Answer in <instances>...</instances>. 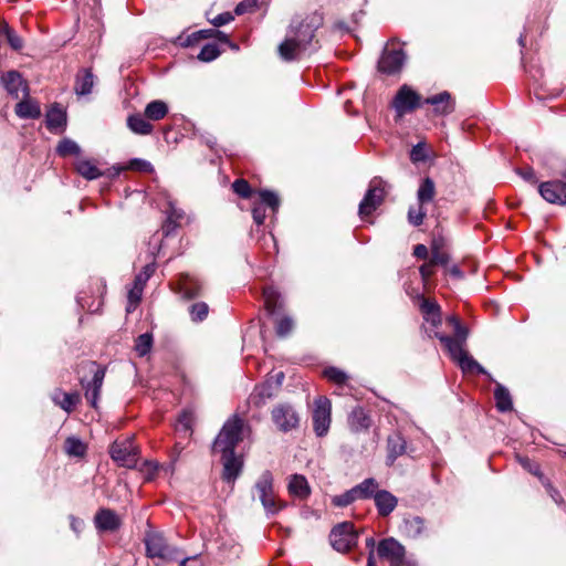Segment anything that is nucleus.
<instances>
[{
	"instance_id": "f257e3e1",
	"label": "nucleus",
	"mask_w": 566,
	"mask_h": 566,
	"mask_svg": "<svg viewBox=\"0 0 566 566\" xmlns=\"http://www.w3.org/2000/svg\"><path fill=\"white\" fill-rule=\"evenodd\" d=\"M321 24V17L307 15L304 19H294L287 30L284 41L279 45L277 52L282 60L294 61L310 51L315 31Z\"/></svg>"
},
{
	"instance_id": "f03ea898",
	"label": "nucleus",
	"mask_w": 566,
	"mask_h": 566,
	"mask_svg": "<svg viewBox=\"0 0 566 566\" xmlns=\"http://www.w3.org/2000/svg\"><path fill=\"white\" fill-rule=\"evenodd\" d=\"M321 24V17L307 15L304 19H294L287 30L284 41L279 45L277 52L282 60L294 61L310 51L315 31Z\"/></svg>"
},
{
	"instance_id": "7ed1b4c3",
	"label": "nucleus",
	"mask_w": 566,
	"mask_h": 566,
	"mask_svg": "<svg viewBox=\"0 0 566 566\" xmlns=\"http://www.w3.org/2000/svg\"><path fill=\"white\" fill-rule=\"evenodd\" d=\"M452 328L454 336H446L434 332L433 337L442 343L450 357L458 363L462 371L486 374V370L465 350L469 329L461 322Z\"/></svg>"
},
{
	"instance_id": "20e7f679",
	"label": "nucleus",
	"mask_w": 566,
	"mask_h": 566,
	"mask_svg": "<svg viewBox=\"0 0 566 566\" xmlns=\"http://www.w3.org/2000/svg\"><path fill=\"white\" fill-rule=\"evenodd\" d=\"M452 328L454 336H446L434 332L433 337L442 343L450 357L458 363L462 371L486 374V370L465 350L469 329L461 322Z\"/></svg>"
},
{
	"instance_id": "39448f33",
	"label": "nucleus",
	"mask_w": 566,
	"mask_h": 566,
	"mask_svg": "<svg viewBox=\"0 0 566 566\" xmlns=\"http://www.w3.org/2000/svg\"><path fill=\"white\" fill-rule=\"evenodd\" d=\"M254 496H258L268 514L279 513L285 504L281 502L274 492V478L270 471H264L254 484Z\"/></svg>"
},
{
	"instance_id": "423d86ee",
	"label": "nucleus",
	"mask_w": 566,
	"mask_h": 566,
	"mask_svg": "<svg viewBox=\"0 0 566 566\" xmlns=\"http://www.w3.org/2000/svg\"><path fill=\"white\" fill-rule=\"evenodd\" d=\"M243 420L237 416L228 419L213 442V451L227 453L234 451L242 440Z\"/></svg>"
},
{
	"instance_id": "0eeeda50",
	"label": "nucleus",
	"mask_w": 566,
	"mask_h": 566,
	"mask_svg": "<svg viewBox=\"0 0 566 566\" xmlns=\"http://www.w3.org/2000/svg\"><path fill=\"white\" fill-rule=\"evenodd\" d=\"M146 554L149 558L172 562L178 557L176 547L170 546L159 532H147L145 536Z\"/></svg>"
},
{
	"instance_id": "6e6552de",
	"label": "nucleus",
	"mask_w": 566,
	"mask_h": 566,
	"mask_svg": "<svg viewBox=\"0 0 566 566\" xmlns=\"http://www.w3.org/2000/svg\"><path fill=\"white\" fill-rule=\"evenodd\" d=\"M312 419L316 436H326L332 422V403L328 398L321 396L314 400Z\"/></svg>"
},
{
	"instance_id": "1a4fd4ad",
	"label": "nucleus",
	"mask_w": 566,
	"mask_h": 566,
	"mask_svg": "<svg viewBox=\"0 0 566 566\" xmlns=\"http://www.w3.org/2000/svg\"><path fill=\"white\" fill-rule=\"evenodd\" d=\"M271 418L281 432H290L300 424V415L290 403H279L271 411Z\"/></svg>"
},
{
	"instance_id": "9d476101",
	"label": "nucleus",
	"mask_w": 566,
	"mask_h": 566,
	"mask_svg": "<svg viewBox=\"0 0 566 566\" xmlns=\"http://www.w3.org/2000/svg\"><path fill=\"white\" fill-rule=\"evenodd\" d=\"M385 196V181L380 178H374L364 199L359 203V216L363 218L369 216L381 205Z\"/></svg>"
},
{
	"instance_id": "9b49d317",
	"label": "nucleus",
	"mask_w": 566,
	"mask_h": 566,
	"mask_svg": "<svg viewBox=\"0 0 566 566\" xmlns=\"http://www.w3.org/2000/svg\"><path fill=\"white\" fill-rule=\"evenodd\" d=\"M377 553L390 566H413L405 558V547L392 537L380 541L377 546Z\"/></svg>"
},
{
	"instance_id": "f8f14e48",
	"label": "nucleus",
	"mask_w": 566,
	"mask_h": 566,
	"mask_svg": "<svg viewBox=\"0 0 566 566\" xmlns=\"http://www.w3.org/2000/svg\"><path fill=\"white\" fill-rule=\"evenodd\" d=\"M357 533L350 522H344L335 526L329 535L332 546L340 553L349 551L357 542Z\"/></svg>"
},
{
	"instance_id": "ddd939ff",
	"label": "nucleus",
	"mask_w": 566,
	"mask_h": 566,
	"mask_svg": "<svg viewBox=\"0 0 566 566\" xmlns=\"http://www.w3.org/2000/svg\"><path fill=\"white\" fill-rule=\"evenodd\" d=\"M563 179L549 180L538 186L542 198L553 205H566V169L562 174Z\"/></svg>"
},
{
	"instance_id": "4468645a",
	"label": "nucleus",
	"mask_w": 566,
	"mask_h": 566,
	"mask_svg": "<svg viewBox=\"0 0 566 566\" xmlns=\"http://www.w3.org/2000/svg\"><path fill=\"white\" fill-rule=\"evenodd\" d=\"M112 459L122 467L134 468L138 460V450L130 439L115 441L109 450Z\"/></svg>"
},
{
	"instance_id": "2eb2a0df",
	"label": "nucleus",
	"mask_w": 566,
	"mask_h": 566,
	"mask_svg": "<svg viewBox=\"0 0 566 566\" xmlns=\"http://www.w3.org/2000/svg\"><path fill=\"white\" fill-rule=\"evenodd\" d=\"M419 106L420 95L407 85L401 86L394 99V107L397 115L401 117Z\"/></svg>"
},
{
	"instance_id": "dca6fc26",
	"label": "nucleus",
	"mask_w": 566,
	"mask_h": 566,
	"mask_svg": "<svg viewBox=\"0 0 566 566\" xmlns=\"http://www.w3.org/2000/svg\"><path fill=\"white\" fill-rule=\"evenodd\" d=\"M406 61V54L403 50H389L386 48L382 52V55L378 62V70L381 73L392 75L402 69Z\"/></svg>"
},
{
	"instance_id": "f3484780",
	"label": "nucleus",
	"mask_w": 566,
	"mask_h": 566,
	"mask_svg": "<svg viewBox=\"0 0 566 566\" xmlns=\"http://www.w3.org/2000/svg\"><path fill=\"white\" fill-rule=\"evenodd\" d=\"M122 524V517L111 509H99L94 516V525L98 533H114Z\"/></svg>"
},
{
	"instance_id": "a211bd4d",
	"label": "nucleus",
	"mask_w": 566,
	"mask_h": 566,
	"mask_svg": "<svg viewBox=\"0 0 566 566\" xmlns=\"http://www.w3.org/2000/svg\"><path fill=\"white\" fill-rule=\"evenodd\" d=\"M86 366L88 367L90 371L93 373V379L87 386L84 385L83 380H81V384L85 388L86 399L90 401L92 407L96 408L105 377V370L103 368L96 367L95 363L93 361L87 363Z\"/></svg>"
},
{
	"instance_id": "6ab92c4d",
	"label": "nucleus",
	"mask_w": 566,
	"mask_h": 566,
	"mask_svg": "<svg viewBox=\"0 0 566 566\" xmlns=\"http://www.w3.org/2000/svg\"><path fill=\"white\" fill-rule=\"evenodd\" d=\"M1 83L6 91L13 96L19 98L20 95L27 97L29 95V88L27 83L23 81L20 73L10 71L1 75Z\"/></svg>"
},
{
	"instance_id": "aec40b11",
	"label": "nucleus",
	"mask_w": 566,
	"mask_h": 566,
	"mask_svg": "<svg viewBox=\"0 0 566 566\" xmlns=\"http://www.w3.org/2000/svg\"><path fill=\"white\" fill-rule=\"evenodd\" d=\"M260 203L255 205L252 209L253 220L256 224H262L265 219L264 205L270 207L273 211H276L280 206L277 196L269 190H262L259 192Z\"/></svg>"
},
{
	"instance_id": "412c9836",
	"label": "nucleus",
	"mask_w": 566,
	"mask_h": 566,
	"mask_svg": "<svg viewBox=\"0 0 566 566\" xmlns=\"http://www.w3.org/2000/svg\"><path fill=\"white\" fill-rule=\"evenodd\" d=\"M423 103L432 105L437 116H447L453 113L455 105L451 94L447 91L426 98Z\"/></svg>"
},
{
	"instance_id": "4be33fe9",
	"label": "nucleus",
	"mask_w": 566,
	"mask_h": 566,
	"mask_svg": "<svg viewBox=\"0 0 566 566\" xmlns=\"http://www.w3.org/2000/svg\"><path fill=\"white\" fill-rule=\"evenodd\" d=\"M222 454L223 463V479L228 482H233L241 472L242 460L234 455V451H230Z\"/></svg>"
},
{
	"instance_id": "5701e85b",
	"label": "nucleus",
	"mask_w": 566,
	"mask_h": 566,
	"mask_svg": "<svg viewBox=\"0 0 566 566\" xmlns=\"http://www.w3.org/2000/svg\"><path fill=\"white\" fill-rule=\"evenodd\" d=\"M348 426L353 432L367 431L371 426V418L361 407H356L348 416Z\"/></svg>"
},
{
	"instance_id": "b1692460",
	"label": "nucleus",
	"mask_w": 566,
	"mask_h": 566,
	"mask_svg": "<svg viewBox=\"0 0 566 566\" xmlns=\"http://www.w3.org/2000/svg\"><path fill=\"white\" fill-rule=\"evenodd\" d=\"M289 493L300 500H305L311 494V488L306 478L302 474H293L287 483Z\"/></svg>"
},
{
	"instance_id": "393cba45",
	"label": "nucleus",
	"mask_w": 566,
	"mask_h": 566,
	"mask_svg": "<svg viewBox=\"0 0 566 566\" xmlns=\"http://www.w3.org/2000/svg\"><path fill=\"white\" fill-rule=\"evenodd\" d=\"M277 389L273 386L271 379H266L263 384L256 386L250 396V401L256 407L263 406L269 399H271Z\"/></svg>"
},
{
	"instance_id": "a878e982",
	"label": "nucleus",
	"mask_w": 566,
	"mask_h": 566,
	"mask_svg": "<svg viewBox=\"0 0 566 566\" xmlns=\"http://www.w3.org/2000/svg\"><path fill=\"white\" fill-rule=\"evenodd\" d=\"M374 500L378 513L382 516L389 515L396 509L398 503L397 497L386 490L376 492Z\"/></svg>"
},
{
	"instance_id": "bb28decb",
	"label": "nucleus",
	"mask_w": 566,
	"mask_h": 566,
	"mask_svg": "<svg viewBox=\"0 0 566 566\" xmlns=\"http://www.w3.org/2000/svg\"><path fill=\"white\" fill-rule=\"evenodd\" d=\"M52 400L56 406L70 413L80 403L81 396L78 392H64L57 389L53 392Z\"/></svg>"
},
{
	"instance_id": "cd10ccee",
	"label": "nucleus",
	"mask_w": 566,
	"mask_h": 566,
	"mask_svg": "<svg viewBox=\"0 0 566 566\" xmlns=\"http://www.w3.org/2000/svg\"><path fill=\"white\" fill-rule=\"evenodd\" d=\"M76 171L87 180H94L102 176L104 172L95 165L93 160L80 158L75 163Z\"/></svg>"
},
{
	"instance_id": "c85d7f7f",
	"label": "nucleus",
	"mask_w": 566,
	"mask_h": 566,
	"mask_svg": "<svg viewBox=\"0 0 566 566\" xmlns=\"http://www.w3.org/2000/svg\"><path fill=\"white\" fill-rule=\"evenodd\" d=\"M407 450L405 439L400 434H394L388 438V462L390 464L402 455Z\"/></svg>"
},
{
	"instance_id": "c756f323",
	"label": "nucleus",
	"mask_w": 566,
	"mask_h": 566,
	"mask_svg": "<svg viewBox=\"0 0 566 566\" xmlns=\"http://www.w3.org/2000/svg\"><path fill=\"white\" fill-rule=\"evenodd\" d=\"M15 114L21 118H38L41 115V109L36 102L22 99L15 105Z\"/></svg>"
},
{
	"instance_id": "7c9ffc66",
	"label": "nucleus",
	"mask_w": 566,
	"mask_h": 566,
	"mask_svg": "<svg viewBox=\"0 0 566 566\" xmlns=\"http://www.w3.org/2000/svg\"><path fill=\"white\" fill-rule=\"evenodd\" d=\"M436 196V186L431 178H424L417 191V200L418 205L424 206L428 202H431Z\"/></svg>"
},
{
	"instance_id": "2f4dec72",
	"label": "nucleus",
	"mask_w": 566,
	"mask_h": 566,
	"mask_svg": "<svg viewBox=\"0 0 566 566\" xmlns=\"http://www.w3.org/2000/svg\"><path fill=\"white\" fill-rule=\"evenodd\" d=\"M128 128L138 135H148L153 132V125L148 123L140 114H134L127 118Z\"/></svg>"
},
{
	"instance_id": "473e14b6",
	"label": "nucleus",
	"mask_w": 566,
	"mask_h": 566,
	"mask_svg": "<svg viewBox=\"0 0 566 566\" xmlns=\"http://www.w3.org/2000/svg\"><path fill=\"white\" fill-rule=\"evenodd\" d=\"M94 86V75L90 70L82 71L77 77L74 90L77 95H87Z\"/></svg>"
},
{
	"instance_id": "72a5a7b5",
	"label": "nucleus",
	"mask_w": 566,
	"mask_h": 566,
	"mask_svg": "<svg viewBox=\"0 0 566 566\" xmlns=\"http://www.w3.org/2000/svg\"><path fill=\"white\" fill-rule=\"evenodd\" d=\"M494 399L496 403V408L502 411L506 412L512 410L513 402L511 395L509 390L501 384H497L494 390Z\"/></svg>"
},
{
	"instance_id": "f704fd0d",
	"label": "nucleus",
	"mask_w": 566,
	"mask_h": 566,
	"mask_svg": "<svg viewBox=\"0 0 566 566\" xmlns=\"http://www.w3.org/2000/svg\"><path fill=\"white\" fill-rule=\"evenodd\" d=\"M168 113V106L160 99L148 103L145 107V117L150 120H160Z\"/></svg>"
},
{
	"instance_id": "c9c22d12",
	"label": "nucleus",
	"mask_w": 566,
	"mask_h": 566,
	"mask_svg": "<svg viewBox=\"0 0 566 566\" xmlns=\"http://www.w3.org/2000/svg\"><path fill=\"white\" fill-rule=\"evenodd\" d=\"M424 530V522L419 516H411L403 520L402 532L412 538H416L422 534Z\"/></svg>"
},
{
	"instance_id": "e433bc0d",
	"label": "nucleus",
	"mask_w": 566,
	"mask_h": 566,
	"mask_svg": "<svg viewBox=\"0 0 566 566\" xmlns=\"http://www.w3.org/2000/svg\"><path fill=\"white\" fill-rule=\"evenodd\" d=\"M66 124L65 112L57 106H53L46 114V125L51 130L64 127Z\"/></svg>"
},
{
	"instance_id": "4c0bfd02",
	"label": "nucleus",
	"mask_w": 566,
	"mask_h": 566,
	"mask_svg": "<svg viewBox=\"0 0 566 566\" xmlns=\"http://www.w3.org/2000/svg\"><path fill=\"white\" fill-rule=\"evenodd\" d=\"M354 492L356 494L357 500L358 499H368L373 495H375L378 489V483L375 479L369 478L364 480L358 485L354 486Z\"/></svg>"
},
{
	"instance_id": "58836bf2",
	"label": "nucleus",
	"mask_w": 566,
	"mask_h": 566,
	"mask_svg": "<svg viewBox=\"0 0 566 566\" xmlns=\"http://www.w3.org/2000/svg\"><path fill=\"white\" fill-rule=\"evenodd\" d=\"M265 308L270 314H275L282 307L279 292L273 287H266L263 291Z\"/></svg>"
},
{
	"instance_id": "ea45409f",
	"label": "nucleus",
	"mask_w": 566,
	"mask_h": 566,
	"mask_svg": "<svg viewBox=\"0 0 566 566\" xmlns=\"http://www.w3.org/2000/svg\"><path fill=\"white\" fill-rule=\"evenodd\" d=\"M64 449L70 457L82 458L86 453V444L75 437H69L65 440Z\"/></svg>"
},
{
	"instance_id": "a19ab883",
	"label": "nucleus",
	"mask_w": 566,
	"mask_h": 566,
	"mask_svg": "<svg viewBox=\"0 0 566 566\" xmlns=\"http://www.w3.org/2000/svg\"><path fill=\"white\" fill-rule=\"evenodd\" d=\"M182 291L186 297L193 298L200 294L201 285L197 279L187 275L182 281Z\"/></svg>"
},
{
	"instance_id": "79ce46f5",
	"label": "nucleus",
	"mask_w": 566,
	"mask_h": 566,
	"mask_svg": "<svg viewBox=\"0 0 566 566\" xmlns=\"http://www.w3.org/2000/svg\"><path fill=\"white\" fill-rule=\"evenodd\" d=\"M153 347V335L149 333L142 334L137 337L135 343V350L138 356L147 355Z\"/></svg>"
},
{
	"instance_id": "37998d69",
	"label": "nucleus",
	"mask_w": 566,
	"mask_h": 566,
	"mask_svg": "<svg viewBox=\"0 0 566 566\" xmlns=\"http://www.w3.org/2000/svg\"><path fill=\"white\" fill-rule=\"evenodd\" d=\"M0 32L4 33L10 46L13 50L22 49V46H23L22 39L7 23L1 24Z\"/></svg>"
},
{
	"instance_id": "c03bdc74",
	"label": "nucleus",
	"mask_w": 566,
	"mask_h": 566,
	"mask_svg": "<svg viewBox=\"0 0 566 566\" xmlns=\"http://www.w3.org/2000/svg\"><path fill=\"white\" fill-rule=\"evenodd\" d=\"M189 313L193 322H201L207 317L209 306L205 302L193 303L189 308Z\"/></svg>"
},
{
	"instance_id": "a18cd8bd",
	"label": "nucleus",
	"mask_w": 566,
	"mask_h": 566,
	"mask_svg": "<svg viewBox=\"0 0 566 566\" xmlns=\"http://www.w3.org/2000/svg\"><path fill=\"white\" fill-rule=\"evenodd\" d=\"M220 54V50L213 43L206 44L200 53L198 54V59L203 62H211L217 59Z\"/></svg>"
},
{
	"instance_id": "49530a36",
	"label": "nucleus",
	"mask_w": 566,
	"mask_h": 566,
	"mask_svg": "<svg viewBox=\"0 0 566 566\" xmlns=\"http://www.w3.org/2000/svg\"><path fill=\"white\" fill-rule=\"evenodd\" d=\"M56 150L61 156L77 155L80 147L71 139H63L59 143Z\"/></svg>"
},
{
	"instance_id": "de8ad7c7",
	"label": "nucleus",
	"mask_w": 566,
	"mask_h": 566,
	"mask_svg": "<svg viewBox=\"0 0 566 566\" xmlns=\"http://www.w3.org/2000/svg\"><path fill=\"white\" fill-rule=\"evenodd\" d=\"M426 210L423 209V206L418 205V208L410 207L408 211V221L415 227H419L422 224L424 217H426Z\"/></svg>"
},
{
	"instance_id": "09e8293b",
	"label": "nucleus",
	"mask_w": 566,
	"mask_h": 566,
	"mask_svg": "<svg viewBox=\"0 0 566 566\" xmlns=\"http://www.w3.org/2000/svg\"><path fill=\"white\" fill-rule=\"evenodd\" d=\"M356 500H357V497H356V494L354 492V489H350V490L346 491L345 493H343L340 495L333 496L332 503L335 506L345 507V506L352 504Z\"/></svg>"
},
{
	"instance_id": "8fccbe9b",
	"label": "nucleus",
	"mask_w": 566,
	"mask_h": 566,
	"mask_svg": "<svg viewBox=\"0 0 566 566\" xmlns=\"http://www.w3.org/2000/svg\"><path fill=\"white\" fill-rule=\"evenodd\" d=\"M294 327V322L291 317L284 316L276 322V334L281 337L287 336Z\"/></svg>"
},
{
	"instance_id": "3c124183",
	"label": "nucleus",
	"mask_w": 566,
	"mask_h": 566,
	"mask_svg": "<svg viewBox=\"0 0 566 566\" xmlns=\"http://www.w3.org/2000/svg\"><path fill=\"white\" fill-rule=\"evenodd\" d=\"M324 376L328 380H331L335 384H338V385L344 384L347 380V375L343 370H340L336 367L326 368L324 370Z\"/></svg>"
},
{
	"instance_id": "603ef678",
	"label": "nucleus",
	"mask_w": 566,
	"mask_h": 566,
	"mask_svg": "<svg viewBox=\"0 0 566 566\" xmlns=\"http://www.w3.org/2000/svg\"><path fill=\"white\" fill-rule=\"evenodd\" d=\"M233 191L242 197V198H249L252 193L251 187L249 182L244 179H238L232 184Z\"/></svg>"
},
{
	"instance_id": "864d4df0",
	"label": "nucleus",
	"mask_w": 566,
	"mask_h": 566,
	"mask_svg": "<svg viewBox=\"0 0 566 566\" xmlns=\"http://www.w3.org/2000/svg\"><path fill=\"white\" fill-rule=\"evenodd\" d=\"M143 290H144L143 287H140L139 285L137 286L134 283V286L128 292L129 304L127 306V312H132L136 307V305L138 304V302L142 298Z\"/></svg>"
},
{
	"instance_id": "5fc2aeb1",
	"label": "nucleus",
	"mask_w": 566,
	"mask_h": 566,
	"mask_svg": "<svg viewBox=\"0 0 566 566\" xmlns=\"http://www.w3.org/2000/svg\"><path fill=\"white\" fill-rule=\"evenodd\" d=\"M155 272V265L154 264H147L144 266L143 271L136 275L134 283L140 287L144 289L146 282L148 279L153 275Z\"/></svg>"
},
{
	"instance_id": "6e6d98bb",
	"label": "nucleus",
	"mask_w": 566,
	"mask_h": 566,
	"mask_svg": "<svg viewBox=\"0 0 566 566\" xmlns=\"http://www.w3.org/2000/svg\"><path fill=\"white\" fill-rule=\"evenodd\" d=\"M434 265L446 266L449 262V254L440 250L438 247L432 248L431 260Z\"/></svg>"
},
{
	"instance_id": "4d7b16f0",
	"label": "nucleus",
	"mask_w": 566,
	"mask_h": 566,
	"mask_svg": "<svg viewBox=\"0 0 566 566\" xmlns=\"http://www.w3.org/2000/svg\"><path fill=\"white\" fill-rule=\"evenodd\" d=\"M426 158H427V154H426L424 144L419 143L412 147L411 153H410V159L413 163L423 161V160H426Z\"/></svg>"
},
{
	"instance_id": "13d9d810",
	"label": "nucleus",
	"mask_w": 566,
	"mask_h": 566,
	"mask_svg": "<svg viewBox=\"0 0 566 566\" xmlns=\"http://www.w3.org/2000/svg\"><path fill=\"white\" fill-rule=\"evenodd\" d=\"M420 307L423 313V317L440 312V306L436 302H431L429 300H422Z\"/></svg>"
},
{
	"instance_id": "bf43d9fd",
	"label": "nucleus",
	"mask_w": 566,
	"mask_h": 566,
	"mask_svg": "<svg viewBox=\"0 0 566 566\" xmlns=\"http://www.w3.org/2000/svg\"><path fill=\"white\" fill-rule=\"evenodd\" d=\"M128 168L135 169V170H140V171H151L153 170L151 164L146 160H143V159H133L129 163Z\"/></svg>"
},
{
	"instance_id": "052dcab7",
	"label": "nucleus",
	"mask_w": 566,
	"mask_h": 566,
	"mask_svg": "<svg viewBox=\"0 0 566 566\" xmlns=\"http://www.w3.org/2000/svg\"><path fill=\"white\" fill-rule=\"evenodd\" d=\"M233 20V15L230 12H223L218 14L211 20V23L216 27L224 25Z\"/></svg>"
},
{
	"instance_id": "680f3d73",
	"label": "nucleus",
	"mask_w": 566,
	"mask_h": 566,
	"mask_svg": "<svg viewBox=\"0 0 566 566\" xmlns=\"http://www.w3.org/2000/svg\"><path fill=\"white\" fill-rule=\"evenodd\" d=\"M434 264L430 261L429 263H424L420 266L419 271L422 277L423 283L426 284L430 276L433 274Z\"/></svg>"
},
{
	"instance_id": "e2e57ef3",
	"label": "nucleus",
	"mask_w": 566,
	"mask_h": 566,
	"mask_svg": "<svg viewBox=\"0 0 566 566\" xmlns=\"http://www.w3.org/2000/svg\"><path fill=\"white\" fill-rule=\"evenodd\" d=\"M516 171L524 180H526L531 184H535L537 181L535 171L530 167L524 168V169H517Z\"/></svg>"
},
{
	"instance_id": "0e129e2a",
	"label": "nucleus",
	"mask_w": 566,
	"mask_h": 566,
	"mask_svg": "<svg viewBox=\"0 0 566 566\" xmlns=\"http://www.w3.org/2000/svg\"><path fill=\"white\" fill-rule=\"evenodd\" d=\"M366 546L370 549L367 558V566H377L374 553L375 539L373 537L367 538Z\"/></svg>"
},
{
	"instance_id": "69168bd1",
	"label": "nucleus",
	"mask_w": 566,
	"mask_h": 566,
	"mask_svg": "<svg viewBox=\"0 0 566 566\" xmlns=\"http://www.w3.org/2000/svg\"><path fill=\"white\" fill-rule=\"evenodd\" d=\"M520 463L523 465L524 469L528 470L531 473L535 475L539 474V467L535 463H532L530 459L520 458Z\"/></svg>"
},
{
	"instance_id": "338daca9",
	"label": "nucleus",
	"mask_w": 566,
	"mask_h": 566,
	"mask_svg": "<svg viewBox=\"0 0 566 566\" xmlns=\"http://www.w3.org/2000/svg\"><path fill=\"white\" fill-rule=\"evenodd\" d=\"M255 7L254 0H249L247 2H240L235 8L237 14H243Z\"/></svg>"
},
{
	"instance_id": "774afa93",
	"label": "nucleus",
	"mask_w": 566,
	"mask_h": 566,
	"mask_svg": "<svg viewBox=\"0 0 566 566\" xmlns=\"http://www.w3.org/2000/svg\"><path fill=\"white\" fill-rule=\"evenodd\" d=\"M179 566H201V562L198 556L186 557L181 560Z\"/></svg>"
}]
</instances>
